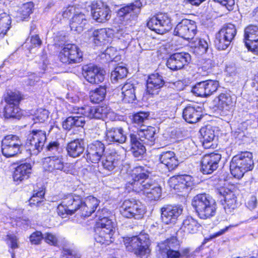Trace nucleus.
Segmentation results:
<instances>
[{"instance_id":"f257e3e1","label":"nucleus","mask_w":258,"mask_h":258,"mask_svg":"<svg viewBox=\"0 0 258 258\" xmlns=\"http://www.w3.org/2000/svg\"><path fill=\"white\" fill-rule=\"evenodd\" d=\"M156 129L154 127L148 126L146 129L137 131V135H130L131 150L136 157H142L146 151L145 146L151 147L154 145L156 141Z\"/></svg>"},{"instance_id":"f03ea898","label":"nucleus","mask_w":258,"mask_h":258,"mask_svg":"<svg viewBox=\"0 0 258 258\" xmlns=\"http://www.w3.org/2000/svg\"><path fill=\"white\" fill-rule=\"evenodd\" d=\"M24 99V95L18 90L7 92L3 95L6 105L3 109V115L6 120L17 121L22 118L23 110L20 105Z\"/></svg>"},{"instance_id":"7ed1b4c3","label":"nucleus","mask_w":258,"mask_h":258,"mask_svg":"<svg viewBox=\"0 0 258 258\" xmlns=\"http://www.w3.org/2000/svg\"><path fill=\"white\" fill-rule=\"evenodd\" d=\"M254 166L252 154L248 151L239 152L233 156L230 162L231 173L238 179L242 178L245 173L251 171Z\"/></svg>"},{"instance_id":"20e7f679","label":"nucleus","mask_w":258,"mask_h":258,"mask_svg":"<svg viewBox=\"0 0 258 258\" xmlns=\"http://www.w3.org/2000/svg\"><path fill=\"white\" fill-rule=\"evenodd\" d=\"M191 205L201 219L210 218L216 213V203L205 193L199 194L195 196L192 200Z\"/></svg>"},{"instance_id":"39448f33","label":"nucleus","mask_w":258,"mask_h":258,"mask_svg":"<svg viewBox=\"0 0 258 258\" xmlns=\"http://www.w3.org/2000/svg\"><path fill=\"white\" fill-rule=\"evenodd\" d=\"M116 227L115 222L108 217L99 218L94 227L95 231L98 234L96 241L105 245H109L113 242Z\"/></svg>"},{"instance_id":"423d86ee","label":"nucleus","mask_w":258,"mask_h":258,"mask_svg":"<svg viewBox=\"0 0 258 258\" xmlns=\"http://www.w3.org/2000/svg\"><path fill=\"white\" fill-rule=\"evenodd\" d=\"M124 244L128 251L140 258H147L150 253V241L147 234L140 233L138 235L126 237L124 240Z\"/></svg>"},{"instance_id":"0eeeda50","label":"nucleus","mask_w":258,"mask_h":258,"mask_svg":"<svg viewBox=\"0 0 258 258\" xmlns=\"http://www.w3.org/2000/svg\"><path fill=\"white\" fill-rule=\"evenodd\" d=\"M83 198L80 195L73 193L64 195L57 207V213L62 217L64 215H73L76 212H80Z\"/></svg>"},{"instance_id":"6e6552de","label":"nucleus","mask_w":258,"mask_h":258,"mask_svg":"<svg viewBox=\"0 0 258 258\" xmlns=\"http://www.w3.org/2000/svg\"><path fill=\"white\" fill-rule=\"evenodd\" d=\"M119 211L123 217L127 219H140L145 213L142 203L139 200L134 199L124 200L119 206Z\"/></svg>"},{"instance_id":"1a4fd4ad","label":"nucleus","mask_w":258,"mask_h":258,"mask_svg":"<svg viewBox=\"0 0 258 258\" xmlns=\"http://www.w3.org/2000/svg\"><path fill=\"white\" fill-rule=\"evenodd\" d=\"M110 110V108L105 104L98 106L85 105L81 107H73L72 113L80 114L91 119L104 120Z\"/></svg>"},{"instance_id":"9d476101","label":"nucleus","mask_w":258,"mask_h":258,"mask_svg":"<svg viewBox=\"0 0 258 258\" xmlns=\"http://www.w3.org/2000/svg\"><path fill=\"white\" fill-rule=\"evenodd\" d=\"M83 52L74 43L63 44L58 53V58L63 63L70 64L79 63L83 60Z\"/></svg>"},{"instance_id":"9b49d317","label":"nucleus","mask_w":258,"mask_h":258,"mask_svg":"<svg viewBox=\"0 0 258 258\" xmlns=\"http://www.w3.org/2000/svg\"><path fill=\"white\" fill-rule=\"evenodd\" d=\"M46 132L41 130L30 131L25 143V147L30 152L38 154L41 152L46 142Z\"/></svg>"},{"instance_id":"f8f14e48","label":"nucleus","mask_w":258,"mask_h":258,"mask_svg":"<svg viewBox=\"0 0 258 258\" xmlns=\"http://www.w3.org/2000/svg\"><path fill=\"white\" fill-rule=\"evenodd\" d=\"M147 26L159 34H163L171 30L172 24L170 18L165 13H159L150 17Z\"/></svg>"},{"instance_id":"ddd939ff","label":"nucleus","mask_w":258,"mask_h":258,"mask_svg":"<svg viewBox=\"0 0 258 258\" xmlns=\"http://www.w3.org/2000/svg\"><path fill=\"white\" fill-rule=\"evenodd\" d=\"M22 146L19 136L13 134L6 135L2 141V154L7 158L15 156L21 153Z\"/></svg>"},{"instance_id":"4468645a","label":"nucleus","mask_w":258,"mask_h":258,"mask_svg":"<svg viewBox=\"0 0 258 258\" xmlns=\"http://www.w3.org/2000/svg\"><path fill=\"white\" fill-rule=\"evenodd\" d=\"M92 19L99 23H105L111 17L112 12L110 7L102 1H93L90 6Z\"/></svg>"},{"instance_id":"2eb2a0df","label":"nucleus","mask_w":258,"mask_h":258,"mask_svg":"<svg viewBox=\"0 0 258 258\" xmlns=\"http://www.w3.org/2000/svg\"><path fill=\"white\" fill-rule=\"evenodd\" d=\"M219 87V81L207 80L197 83L192 87L191 91L197 96L207 98L215 94Z\"/></svg>"},{"instance_id":"dca6fc26","label":"nucleus","mask_w":258,"mask_h":258,"mask_svg":"<svg viewBox=\"0 0 258 258\" xmlns=\"http://www.w3.org/2000/svg\"><path fill=\"white\" fill-rule=\"evenodd\" d=\"M170 188L176 192H183L191 189L195 185L194 178L187 174L177 175L171 177L168 181Z\"/></svg>"},{"instance_id":"f3484780","label":"nucleus","mask_w":258,"mask_h":258,"mask_svg":"<svg viewBox=\"0 0 258 258\" xmlns=\"http://www.w3.org/2000/svg\"><path fill=\"white\" fill-rule=\"evenodd\" d=\"M244 41L246 47L255 54H258V26L249 24L244 30Z\"/></svg>"},{"instance_id":"a211bd4d","label":"nucleus","mask_w":258,"mask_h":258,"mask_svg":"<svg viewBox=\"0 0 258 258\" xmlns=\"http://www.w3.org/2000/svg\"><path fill=\"white\" fill-rule=\"evenodd\" d=\"M197 33L196 23L191 20L182 19L175 27L174 30L175 35L185 40L192 39Z\"/></svg>"},{"instance_id":"6ab92c4d","label":"nucleus","mask_w":258,"mask_h":258,"mask_svg":"<svg viewBox=\"0 0 258 258\" xmlns=\"http://www.w3.org/2000/svg\"><path fill=\"white\" fill-rule=\"evenodd\" d=\"M221 154L217 152H212L206 154L201 158V169L204 174H211L216 170L221 159Z\"/></svg>"},{"instance_id":"aec40b11","label":"nucleus","mask_w":258,"mask_h":258,"mask_svg":"<svg viewBox=\"0 0 258 258\" xmlns=\"http://www.w3.org/2000/svg\"><path fill=\"white\" fill-rule=\"evenodd\" d=\"M182 211V208L176 205H166L163 206L160 209L162 222L166 225L175 224Z\"/></svg>"},{"instance_id":"412c9836","label":"nucleus","mask_w":258,"mask_h":258,"mask_svg":"<svg viewBox=\"0 0 258 258\" xmlns=\"http://www.w3.org/2000/svg\"><path fill=\"white\" fill-rule=\"evenodd\" d=\"M190 60V55L184 52H176L171 54L167 59L166 66L172 71H177L187 66Z\"/></svg>"},{"instance_id":"4be33fe9","label":"nucleus","mask_w":258,"mask_h":258,"mask_svg":"<svg viewBox=\"0 0 258 258\" xmlns=\"http://www.w3.org/2000/svg\"><path fill=\"white\" fill-rule=\"evenodd\" d=\"M105 146L99 141H95L87 146L86 159L88 162L98 163L103 156Z\"/></svg>"},{"instance_id":"5701e85b","label":"nucleus","mask_w":258,"mask_h":258,"mask_svg":"<svg viewBox=\"0 0 258 258\" xmlns=\"http://www.w3.org/2000/svg\"><path fill=\"white\" fill-rule=\"evenodd\" d=\"M82 74L86 80L92 84H98L104 80V75L100 68L95 65L90 64L84 66Z\"/></svg>"},{"instance_id":"b1692460","label":"nucleus","mask_w":258,"mask_h":258,"mask_svg":"<svg viewBox=\"0 0 258 258\" xmlns=\"http://www.w3.org/2000/svg\"><path fill=\"white\" fill-rule=\"evenodd\" d=\"M32 172V166L31 163L25 162L17 166L12 173L13 181L17 184L28 179Z\"/></svg>"},{"instance_id":"393cba45","label":"nucleus","mask_w":258,"mask_h":258,"mask_svg":"<svg viewBox=\"0 0 258 258\" xmlns=\"http://www.w3.org/2000/svg\"><path fill=\"white\" fill-rule=\"evenodd\" d=\"M164 84L165 81L158 73L150 74L146 81V91L149 94H157Z\"/></svg>"},{"instance_id":"a878e982","label":"nucleus","mask_w":258,"mask_h":258,"mask_svg":"<svg viewBox=\"0 0 258 258\" xmlns=\"http://www.w3.org/2000/svg\"><path fill=\"white\" fill-rule=\"evenodd\" d=\"M217 99L216 106L221 113L226 115L234 106L231 95L227 91L219 93L216 97Z\"/></svg>"},{"instance_id":"bb28decb","label":"nucleus","mask_w":258,"mask_h":258,"mask_svg":"<svg viewBox=\"0 0 258 258\" xmlns=\"http://www.w3.org/2000/svg\"><path fill=\"white\" fill-rule=\"evenodd\" d=\"M44 169L50 172H57L64 167L61 156H52L44 158L42 161Z\"/></svg>"},{"instance_id":"cd10ccee","label":"nucleus","mask_w":258,"mask_h":258,"mask_svg":"<svg viewBox=\"0 0 258 258\" xmlns=\"http://www.w3.org/2000/svg\"><path fill=\"white\" fill-rule=\"evenodd\" d=\"M182 117L189 123H196L203 117L202 108L188 105L183 110Z\"/></svg>"},{"instance_id":"c85d7f7f","label":"nucleus","mask_w":258,"mask_h":258,"mask_svg":"<svg viewBox=\"0 0 258 258\" xmlns=\"http://www.w3.org/2000/svg\"><path fill=\"white\" fill-rule=\"evenodd\" d=\"M99 201L95 197L90 196L83 199L80 214L84 217H88L95 212L99 204Z\"/></svg>"},{"instance_id":"c756f323","label":"nucleus","mask_w":258,"mask_h":258,"mask_svg":"<svg viewBox=\"0 0 258 258\" xmlns=\"http://www.w3.org/2000/svg\"><path fill=\"white\" fill-rule=\"evenodd\" d=\"M159 162L164 164L167 169L172 171L176 169L179 164V161L175 153L172 151L162 152L159 156Z\"/></svg>"},{"instance_id":"7c9ffc66","label":"nucleus","mask_w":258,"mask_h":258,"mask_svg":"<svg viewBox=\"0 0 258 258\" xmlns=\"http://www.w3.org/2000/svg\"><path fill=\"white\" fill-rule=\"evenodd\" d=\"M105 140L107 142L123 143L126 140L122 127H111L107 130Z\"/></svg>"},{"instance_id":"2f4dec72","label":"nucleus","mask_w":258,"mask_h":258,"mask_svg":"<svg viewBox=\"0 0 258 258\" xmlns=\"http://www.w3.org/2000/svg\"><path fill=\"white\" fill-rule=\"evenodd\" d=\"M159 253L162 256L166 258H181L183 257H188L191 256L189 248H183L181 251L178 250H174L173 248H166L164 246L162 248L159 249Z\"/></svg>"},{"instance_id":"473e14b6","label":"nucleus","mask_w":258,"mask_h":258,"mask_svg":"<svg viewBox=\"0 0 258 258\" xmlns=\"http://www.w3.org/2000/svg\"><path fill=\"white\" fill-rule=\"evenodd\" d=\"M110 29L103 28L97 29L93 31L92 34L93 42L97 46H102L109 43L110 38L108 33Z\"/></svg>"},{"instance_id":"72a5a7b5","label":"nucleus","mask_w":258,"mask_h":258,"mask_svg":"<svg viewBox=\"0 0 258 258\" xmlns=\"http://www.w3.org/2000/svg\"><path fill=\"white\" fill-rule=\"evenodd\" d=\"M200 227L201 224L197 220L190 216H187L183 220L180 229L185 234H195Z\"/></svg>"},{"instance_id":"f704fd0d","label":"nucleus","mask_w":258,"mask_h":258,"mask_svg":"<svg viewBox=\"0 0 258 258\" xmlns=\"http://www.w3.org/2000/svg\"><path fill=\"white\" fill-rule=\"evenodd\" d=\"M84 149L82 140L78 139L70 141L66 147L68 154L73 158L80 156L83 153Z\"/></svg>"},{"instance_id":"c9c22d12","label":"nucleus","mask_w":258,"mask_h":258,"mask_svg":"<svg viewBox=\"0 0 258 258\" xmlns=\"http://www.w3.org/2000/svg\"><path fill=\"white\" fill-rule=\"evenodd\" d=\"M35 9V5L32 1L23 4L17 11L16 17L22 21H27L30 18Z\"/></svg>"},{"instance_id":"e433bc0d","label":"nucleus","mask_w":258,"mask_h":258,"mask_svg":"<svg viewBox=\"0 0 258 258\" xmlns=\"http://www.w3.org/2000/svg\"><path fill=\"white\" fill-rule=\"evenodd\" d=\"M87 23L86 15L82 13H80L73 15L70 21L69 25L72 30L81 32L83 30Z\"/></svg>"},{"instance_id":"4c0bfd02","label":"nucleus","mask_w":258,"mask_h":258,"mask_svg":"<svg viewBox=\"0 0 258 258\" xmlns=\"http://www.w3.org/2000/svg\"><path fill=\"white\" fill-rule=\"evenodd\" d=\"M224 200L222 202L224 209L227 213H231L238 207L236 195L230 190L224 195Z\"/></svg>"},{"instance_id":"58836bf2","label":"nucleus","mask_w":258,"mask_h":258,"mask_svg":"<svg viewBox=\"0 0 258 258\" xmlns=\"http://www.w3.org/2000/svg\"><path fill=\"white\" fill-rule=\"evenodd\" d=\"M200 133L203 138V146L205 149H209L212 146V142L215 137L214 130L210 126L202 127Z\"/></svg>"},{"instance_id":"ea45409f","label":"nucleus","mask_w":258,"mask_h":258,"mask_svg":"<svg viewBox=\"0 0 258 258\" xmlns=\"http://www.w3.org/2000/svg\"><path fill=\"white\" fill-rule=\"evenodd\" d=\"M101 159V165L106 170L111 171L118 165V160L114 154H105Z\"/></svg>"},{"instance_id":"a19ab883","label":"nucleus","mask_w":258,"mask_h":258,"mask_svg":"<svg viewBox=\"0 0 258 258\" xmlns=\"http://www.w3.org/2000/svg\"><path fill=\"white\" fill-rule=\"evenodd\" d=\"M218 33L223 36L225 39L232 42L236 35L237 29L234 24L228 23L225 24Z\"/></svg>"},{"instance_id":"79ce46f5","label":"nucleus","mask_w":258,"mask_h":258,"mask_svg":"<svg viewBox=\"0 0 258 258\" xmlns=\"http://www.w3.org/2000/svg\"><path fill=\"white\" fill-rule=\"evenodd\" d=\"M106 94V88L104 86H99L89 93L90 101L94 103H99L104 100Z\"/></svg>"},{"instance_id":"37998d69","label":"nucleus","mask_w":258,"mask_h":258,"mask_svg":"<svg viewBox=\"0 0 258 258\" xmlns=\"http://www.w3.org/2000/svg\"><path fill=\"white\" fill-rule=\"evenodd\" d=\"M122 100L126 102H133L136 100L135 88L133 84L126 83L122 89Z\"/></svg>"},{"instance_id":"c03bdc74","label":"nucleus","mask_w":258,"mask_h":258,"mask_svg":"<svg viewBox=\"0 0 258 258\" xmlns=\"http://www.w3.org/2000/svg\"><path fill=\"white\" fill-rule=\"evenodd\" d=\"M131 176L136 180H146L149 178V172L144 166H138L133 168Z\"/></svg>"},{"instance_id":"a18cd8bd","label":"nucleus","mask_w":258,"mask_h":258,"mask_svg":"<svg viewBox=\"0 0 258 258\" xmlns=\"http://www.w3.org/2000/svg\"><path fill=\"white\" fill-rule=\"evenodd\" d=\"M143 182V180H136L132 178L131 181L126 183L125 189L128 192H135L136 193H140Z\"/></svg>"},{"instance_id":"49530a36","label":"nucleus","mask_w":258,"mask_h":258,"mask_svg":"<svg viewBox=\"0 0 258 258\" xmlns=\"http://www.w3.org/2000/svg\"><path fill=\"white\" fill-rule=\"evenodd\" d=\"M48 111L42 108L37 109L34 113L32 120L34 123H43L48 118Z\"/></svg>"},{"instance_id":"de8ad7c7","label":"nucleus","mask_w":258,"mask_h":258,"mask_svg":"<svg viewBox=\"0 0 258 258\" xmlns=\"http://www.w3.org/2000/svg\"><path fill=\"white\" fill-rule=\"evenodd\" d=\"M180 245V243L176 236L173 235L166 239L158 244L159 249L164 246L166 248H173Z\"/></svg>"},{"instance_id":"09e8293b","label":"nucleus","mask_w":258,"mask_h":258,"mask_svg":"<svg viewBox=\"0 0 258 258\" xmlns=\"http://www.w3.org/2000/svg\"><path fill=\"white\" fill-rule=\"evenodd\" d=\"M230 40L225 38L217 33L214 40V45L218 50H225L231 43Z\"/></svg>"},{"instance_id":"8fccbe9b","label":"nucleus","mask_w":258,"mask_h":258,"mask_svg":"<svg viewBox=\"0 0 258 258\" xmlns=\"http://www.w3.org/2000/svg\"><path fill=\"white\" fill-rule=\"evenodd\" d=\"M11 20L7 15L0 16V36H4L11 27Z\"/></svg>"},{"instance_id":"3c124183","label":"nucleus","mask_w":258,"mask_h":258,"mask_svg":"<svg viewBox=\"0 0 258 258\" xmlns=\"http://www.w3.org/2000/svg\"><path fill=\"white\" fill-rule=\"evenodd\" d=\"M127 74V70L125 67L118 66L111 72V77L115 80L121 79L125 77Z\"/></svg>"},{"instance_id":"603ef678","label":"nucleus","mask_w":258,"mask_h":258,"mask_svg":"<svg viewBox=\"0 0 258 258\" xmlns=\"http://www.w3.org/2000/svg\"><path fill=\"white\" fill-rule=\"evenodd\" d=\"M208 48V44L206 41L200 40L197 46L193 48V52L197 56H201L205 54Z\"/></svg>"},{"instance_id":"864d4df0","label":"nucleus","mask_w":258,"mask_h":258,"mask_svg":"<svg viewBox=\"0 0 258 258\" xmlns=\"http://www.w3.org/2000/svg\"><path fill=\"white\" fill-rule=\"evenodd\" d=\"M149 116L148 112L140 111L138 112L133 115L132 121L133 123L137 124L142 126L143 123Z\"/></svg>"},{"instance_id":"5fc2aeb1","label":"nucleus","mask_w":258,"mask_h":258,"mask_svg":"<svg viewBox=\"0 0 258 258\" xmlns=\"http://www.w3.org/2000/svg\"><path fill=\"white\" fill-rule=\"evenodd\" d=\"M161 195V188L159 186L154 185L146 196L150 201H156L160 198Z\"/></svg>"},{"instance_id":"6e6d98bb","label":"nucleus","mask_w":258,"mask_h":258,"mask_svg":"<svg viewBox=\"0 0 258 258\" xmlns=\"http://www.w3.org/2000/svg\"><path fill=\"white\" fill-rule=\"evenodd\" d=\"M45 197L31 196L29 199V205L32 208H39L44 204Z\"/></svg>"},{"instance_id":"4d7b16f0","label":"nucleus","mask_w":258,"mask_h":258,"mask_svg":"<svg viewBox=\"0 0 258 258\" xmlns=\"http://www.w3.org/2000/svg\"><path fill=\"white\" fill-rule=\"evenodd\" d=\"M29 238L32 244L39 245L43 239V235L41 231L36 230L30 235Z\"/></svg>"},{"instance_id":"13d9d810","label":"nucleus","mask_w":258,"mask_h":258,"mask_svg":"<svg viewBox=\"0 0 258 258\" xmlns=\"http://www.w3.org/2000/svg\"><path fill=\"white\" fill-rule=\"evenodd\" d=\"M6 237V243L10 248L15 249L19 247L18 238L16 236L9 234Z\"/></svg>"},{"instance_id":"bf43d9fd","label":"nucleus","mask_w":258,"mask_h":258,"mask_svg":"<svg viewBox=\"0 0 258 258\" xmlns=\"http://www.w3.org/2000/svg\"><path fill=\"white\" fill-rule=\"evenodd\" d=\"M43 239L48 244L52 246H56L58 244V239L55 234L50 232H46L43 236Z\"/></svg>"},{"instance_id":"052dcab7","label":"nucleus","mask_w":258,"mask_h":258,"mask_svg":"<svg viewBox=\"0 0 258 258\" xmlns=\"http://www.w3.org/2000/svg\"><path fill=\"white\" fill-rule=\"evenodd\" d=\"M74 116L67 117L62 122V127L63 130L70 131L74 129Z\"/></svg>"},{"instance_id":"680f3d73","label":"nucleus","mask_w":258,"mask_h":258,"mask_svg":"<svg viewBox=\"0 0 258 258\" xmlns=\"http://www.w3.org/2000/svg\"><path fill=\"white\" fill-rule=\"evenodd\" d=\"M200 68L203 72H210L213 67L212 60L210 59H204L201 60L200 64Z\"/></svg>"},{"instance_id":"e2e57ef3","label":"nucleus","mask_w":258,"mask_h":258,"mask_svg":"<svg viewBox=\"0 0 258 258\" xmlns=\"http://www.w3.org/2000/svg\"><path fill=\"white\" fill-rule=\"evenodd\" d=\"M45 187L41 184L36 183L35 184L34 188L33 190V193L32 196L45 197Z\"/></svg>"},{"instance_id":"0e129e2a","label":"nucleus","mask_w":258,"mask_h":258,"mask_svg":"<svg viewBox=\"0 0 258 258\" xmlns=\"http://www.w3.org/2000/svg\"><path fill=\"white\" fill-rule=\"evenodd\" d=\"M214 1L219 3L221 5L225 7L226 9L229 11L233 10L234 8V0H214Z\"/></svg>"},{"instance_id":"69168bd1","label":"nucleus","mask_w":258,"mask_h":258,"mask_svg":"<svg viewBox=\"0 0 258 258\" xmlns=\"http://www.w3.org/2000/svg\"><path fill=\"white\" fill-rule=\"evenodd\" d=\"M30 42L32 48L40 47L42 41L38 34H35L30 37Z\"/></svg>"},{"instance_id":"338daca9","label":"nucleus","mask_w":258,"mask_h":258,"mask_svg":"<svg viewBox=\"0 0 258 258\" xmlns=\"http://www.w3.org/2000/svg\"><path fill=\"white\" fill-rule=\"evenodd\" d=\"M60 148V144L57 141L49 142L46 145V149L48 151H57Z\"/></svg>"},{"instance_id":"774afa93","label":"nucleus","mask_w":258,"mask_h":258,"mask_svg":"<svg viewBox=\"0 0 258 258\" xmlns=\"http://www.w3.org/2000/svg\"><path fill=\"white\" fill-rule=\"evenodd\" d=\"M257 199L255 196L252 195L245 202L246 207L250 210H253L256 208Z\"/></svg>"}]
</instances>
